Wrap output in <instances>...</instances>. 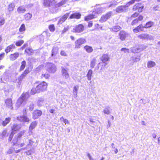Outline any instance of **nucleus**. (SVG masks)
Returning a JSON list of instances; mask_svg holds the SVG:
<instances>
[{
    "mask_svg": "<svg viewBox=\"0 0 160 160\" xmlns=\"http://www.w3.org/2000/svg\"><path fill=\"white\" fill-rule=\"evenodd\" d=\"M37 84V82L34 83V86H36V88H32L31 90V93L32 95L44 91L46 90L48 85L46 82H42L38 85H36Z\"/></svg>",
    "mask_w": 160,
    "mask_h": 160,
    "instance_id": "obj_1",
    "label": "nucleus"
},
{
    "mask_svg": "<svg viewBox=\"0 0 160 160\" xmlns=\"http://www.w3.org/2000/svg\"><path fill=\"white\" fill-rule=\"evenodd\" d=\"M29 97V94L27 92L22 94L21 97L18 99L16 103V105L18 107H19L22 104L24 105L25 104L26 99Z\"/></svg>",
    "mask_w": 160,
    "mask_h": 160,
    "instance_id": "obj_2",
    "label": "nucleus"
},
{
    "mask_svg": "<svg viewBox=\"0 0 160 160\" xmlns=\"http://www.w3.org/2000/svg\"><path fill=\"white\" fill-rule=\"evenodd\" d=\"M46 70L49 72L54 73L57 71L56 66L51 63H48L46 66Z\"/></svg>",
    "mask_w": 160,
    "mask_h": 160,
    "instance_id": "obj_3",
    "label": "nucleus"
},
{
    "mask_svg": "<svg viewBox=\"0 0 160 160\" xmlns=\"http://www.w3.org/2000/svg\"><path fill=\"white\" fill-rule=\"evenodd\" d=\"M147 46L144 45H141L138 46V47H133L131 48V51L133 53H138L145 49Z\"/></svg>",
    "mask_w": 160,
    "mask_h": 160,
    "instance_id": "obj_4",
    "label": "nucleus"
},
{
    "mask_svg": "<svg viewBox=\"0 0 160 160\" xmlns=\"http://www.w3.org/2000/svg\"><path fill=\"white\" fill-rule=\"evenodd\" d=\"M56 3L55 0H43V5L45 7H51Z\"/></svg>",
    "mask_w": 160,
    "mask_h": 160,
    "instance_id": "obj_5",
    "label": "nucleus"
},
{
    "mask_svg": "<svg viewBox=\"0 0 160 160\" xmlns=\"http://www.w3.org/2000/svg\"><path fill=\"white\" fill-rule=\"evenodd\" d=\"M86 42V40L83 38H80L77 40L75 42V48H79L83 44Z\"/></svg>",
    "mask_w": 160,
    "mask_h": 160,
    "instance_id": "obj_6",
    "label": "nucleus"
},
{
    "mask_svg": "<svg viewBox=\"0 0 160 160\" xmlns=\"http://www.w3.org/2000/svg\"><path fill=\"white\" fill-rule=\"evenodd\" d=\"M128 33L123 30L120 31L118 34L119 38L121 41H124L129 36Z\"/></svg>",
    "mask_w": 160,
    "mask_h": 160,
    "instance_id": "obj_7",
    "label": "nucleus"
},
{
    "mask_svg": "<svg viewBox=\"0 0 160 160\" xmlns=\"http://www.w3.org/2000/svg\"><path fill=\"white\" fill-rule=\"evenodd\" d=\"M30 72V71L29 70V68H27L23 72L18 78V80L19 82H18V83L19 85H20L22 79L26 77L27 75Z\"/></svg>",
    "mask_w": 160,
    "mask_h": 160,
    "instance_id": "obj_8",
    "label": "nucleus"
},
{
    "mask_svg": "<svg viewBox=\"0 0 160 160\" xmlns=\"http://www.w3.org/2000/svg\"><path fill=\"white\" fill-rule=\"evenodd\" d=\"M112 12H107L105 15L102 16L100 19L99 21L101 22H103L106 21L112 15Z\"/></svg>",
    "mask_w": 160,
    "mask_h": 160,
    "instance_id": "obj_9",
    "label": "nucleus"
},
{
    "mask_svg": "<svg viewBox=\"0 0 160 160\" xmlns=\"http://www.w3.org/2000/svg\"><path fill=\"white\" fill-rule=\"evenodd\" d=\"M68 69L66 68L61 67V73L62 76L65 79H68L69 77L68 72Z\"/></svg>",
    "mask_w": 160,
    "mask_h": 160,
    "instance_id": "obj_10",
    "label": "nucleus"
},
{
    "mask_svg": "<svg viewBox=\"0 0 160 160\" xmlns=\"http://www.w3.org/2000/svg\"><path fill=\"white\" fill-rule=\"evenodd\" d=\"M84 29L83 25L79 24L75 26L73 29V32H75L80 33L82 32Z\"/></svg>",
    "mask_w": 160,
    "mask_h": 160,
    "instance_id": "obj_11",
    "label": "nucleus"
},
{
    "mask_svg": "<svg viewBox=\"0 0 160 160\" xmlns=\"http://www.w3.org/2000/svg\"><path fill=\"white\" fill-rule=\"evenodd\" d=\"M138 37L143 40H150L153 39V37L151 35L147 34H142L138 36Z\"/></svg>",
    "mask_w": 160,
    "mask_h": 160,
    "instance_id": "obj_12",
    "label": "nucleus"
},
{
    "mask_svg": "<svg viewBox=\"0 0 160 160\" xmlns=\"http://www.w3.org/2000/svg\"><path fill=\"white\" fill-rule=\"evenodd\" d=\"M42 112L38 110H35L32 113V118L34 119H38L42 114Z\"/></svg>",
    "mask_w": 160,
    "mask_h": 160,
    "instance_id": "obj_13",
    "label": "nucleus"
},
{
    "mask_svg": "<svg viewBox=\"0 0 160 160\" xmlns=\"http://www.w3.org/2000/svg\"><path fill=\"white\" fill-rule=\"evenodd\" d=\"M127 8L125 7L124 5H122L118 7L116 9V12L118 13L122 12H126L128 11L126 9Z\"/></svg>",
    "mask_w": 160,
    "mask_h": 160,
    "instance_id": "obj_14",
    "label": "nucleus"
},
{
    "mask_svg": "<svg viewBox=\"0 0 160 160\" xmlns=\"http://www.w3.org/2000/svg\"><path fill=\"white\" fill-rule=\"evenodd\" d=\"M109 57L108 55L107 54H103L100 58V59L103 63L105 64V65H107V63L106 62L108 61L109 60Z\"/></svg>",
    "mask_w": 160,
    "mask_h": 160,
    "instance_id": "obj_15",
    "label": "nucleus"
},
{
    "mask_svg": "<svg viewBox=\"0 0 160 160\" xmlns=\"http://www.w3.org/2000/svg\"><path fill=\"white\" fill-rule=\"evenodd\" d=\"M144 28H145L144 26H143L142 24H141L134 29L133 31L136 33L138 32L139 31H143Z\"/></svg>",
    "mask_w": 160,
    "mask_h": 160,
    "instance_id": "obj_16",
    "label": "nucleus"
},
{
    "mask_svg": "<svg viewBox=\"0 0 160 160\" xmlns=\"http://www.w3.org/2000/svg\"><path fill=\"white\" fill-rule=\"evenodd\" d=\"M81 14L79 12H75L72 14L70 16L69 18L70 19L76 18L78 19L80 18Z\"/></svg>",
    "mask_w": 160,
    "mask_h": 160,
    "instance_id": "obj_17",
    "label": "nucleus"
},
{
    "mask_svg": "<svg viewBox=\"0 0 160 160\" xmlns=\"http://www.w3.org/2000/svg\"><path fill=\"white\" fill-rule=\"evenodd\" d=\"M17 119L20 121L28 122L29 121V119L25 116H20L17 117Z\"/></svg>",
    "mask_w": 160,
    "mask_h": 160,
    "instance_id": "obj_18",
    "label": "nucleus"
},
{
    "mask_svg": "<svg viewBox=\"0 0 160 160\" xmlns=\"http://www.w3.org/2000/svg\"><path fill=\"white\" fill-rule=\"evenodd\" d=\"M121 29L122 28L119 25L115 26L110 28V31L113 32H117Z\"/></svg>",
    "mask_w": 160,
    "mask_h": 160,
    "instance_id": "obj_19",
    "label": "nucleus"
},
{
    "mask_svg": "<svg viewBox=\"0 0 160 160\" xmlns=\"http://www.w3.org/2000/svg\"><path fill=\"white\" fill-rule=\"evenodd\" d=\"M95 12H94L92 13V14H90L88 16L86 17L85 18V20L86 21H88L90 19H93L97 17V14H95Z\"/></svg>",
    "mask_w": 160,
    "mask_h": 160,
    "instance_id": "obj_20",
    "label": "nucleus"
},
{
    "mask_svg": "<svg viewBox=\"0 0 160 160\" xmlns=\"http://www.w3.org/2000/svg\"><path fill=\"white\" fill-rule=\"evenodd\" d=\"M5 103L6 106L8 108H10L11 109H12L13 107L12 106V100L11 99H8L6 100Z\"/></svg>",
    "mask_w": 160,
    "mask_h": 160,
    "instance_id": "obj_21",
    "label": "nucleus"
},
{
    "mask_svg": "<svg viewBox=\"0 0 160 160\" xmlns=\"http://www.w3.org/2000/svg\"><path fill=\"white\" fill-rule=\"evenodd\" d=\"M84 48L86 52L88 53H91L93 50L92 47L87 45L84 47Z\"/></svg>",
    "mask_w": 160,
    "mask_h": 160,
    "instance_id": "obj_22",
    "label": "nucleus"
},
{
    "mask_svg": "<svg viewBox=\"0 0 160 160\" xmlns=\"http://www.w3.org/2000/svg\"><path fill=\"white\" fill-rule=\"evenodd\" d=\"M15 45L14 44H12L8 46L5 50V51L7 53L9 52L12 49L15 48Z\"/></svg>",
    "mask_w": 160,
    "mask_h": 160,
    "instance_id": "obj_23",
    "label": "nucleus"
},
{
    "mask_svg": "<svg viewBox=\"0 0 160 160\" xmlns=\"http://www.w3.org/2000/svg\"><path fill=\"white\" fill-rule=\"evenodd\" d=\"M79 88V87L78 86H75L73 87V94L74 97L75 98L77 97L78 93V91Z\"/></svg>",
    "mask_w": 160,
    "mask_h": 160,
    "instance_id": "obj_24",
    "label": "nucleus"
},
{
    "mask_svg": "<svg viewBox=\"0 0 160 160\" xmlns=\"http://www.w3.org/2000/svg\"><path fill=\"white\" fill-rule=\"evenodd\" d=\"M19 54L18 52L11 54L10 56V59L12 60H14L19 56Z\"/></svg>",
    "mask_w": 160,
    "mask_h": 160,
    "instance_id": "obj_25",
    "label": "nucleus"
},
{
    "mask_svg": "<svg viewBox=\"0 0 160 160\" xmlns=\"http://www.w3.org/2000/svg\"><path fill=\"white\" fill-rule=\"evenodd\" d=\"M154 23L151 21H150L147 22L144 26L145 28H148L152 27L154 25Z\"/></svg>",
    "mask_w": 160,
    "mask_h": 160,
    "instance_id": "obj_26",
    "label": "nucleus"
},
{
    "mask_svg": "<svg viewBox=\"0 0 160 160\" xmlns=\"http://www.w3.org/2000/svg\"><path fill=\"white\" fill-rule=\"evenodd\" d=\"M26 11V9L24 7L22 6L19 7L17 9V12L19 13H23Z\"/></svg>",
    "mask_w": 160,
    "mask_h": 160,
    "instance_id": "obj_27",
    "label": "nucleus"
},
{
    "mask_svg": "<svg viewBox=\"0 0 160 160\" xmlns=\"http://www.w3.org/2000/svg\"><path fill=\"white\" fill-rule=\"evenodd\" d=\"M51 7H52V8H50L49 9L50 12L52 13H56L58 12V8H57V5H55V4L53 6H52Z\"/></svg>",
    "mask_w": 160,
    "mask_h": 160,
    "instance_id": "obj_28",
    "label": "nucleus"
},
{
    "mask_svg": "<svg viewBox=\"0 0 160 160\" xmlns=\"http://www.w3.org/2000/svg\"><path fill=\"white\" fill-rule=\"evenodd\" d=\"M103 113L107 115H109L111 112L110 108L109 106H107L105 107L103 110Z\"/></svg>",
    "mask_w": 160,
    "mask_h": 160,
    "instance_id": "obj_29",
    "label": "nucleus"
},
{
    "mask_svg": "<svg viewBox=\"0 0 160 160\" xmlns=\"http://www.w3.org/2000/svg\"><path fill=\"white\" fill-rule=\"evenodd\" d=\"M44 99L43 98H40L38 99L37 104L38 106L41 107L44 104Z\"/></svg>",
    "mask_w": 160,
    "mask_h": 160,
    "instance_id": "obj_30",
    "label": "nucleus"
},
{
    "mask_svg": "<svg viewBox=\"0 0 160 160\" xmlns=\"http://www.w3.org/2000/svg\"><path fill=\"white\" fill-rule=\"evenodd\" d=\"M37 123L36 121L32 122L29 127V130H32L34 128L37 126Z\"/></svg>",
    "mask_w": 160,
    "mask_h": 160,
    "instance_id": "obj_31",
    "label": "nucleus"
},
{
    "mask_svg": "<svg viewBox=\"0 0 160 160\" xmlns=\"http://www.w3.org/2000/svg\"><path fill=\"white\" fill-rule=\"evenodd\" d=\"M156 65L155 63L152 61H149L147 63V67L148 68H152Z\"/></svg>",
    "mask_w": 160,
    "mask_h": 160,
    "instance_id": "obj_32",
    "label": "nucleus"
},
{
    "mask_svg": "<svg viewBox=\"0 0 160 160\" xmlns=\"http://www.w3.org/2000/svg\"><path fill=\"white\" fill-rule=\"evenodd\" d=\"M92 71L91 69L88 70V73L87 75V78L88 80H91L92 78Z\"/></svg>",
    "mask_w": 160,
    "mask_h": 160,
    "instance_id": "obj_33",
    "label": "nucleus"
},
{
    "mask_svg": "<svg viewBox=\"0 0 160 160\" xmlns=\"http://www.w3.org/2000/svg\"><path fill=\"white\" fill-rule=\"evenodd\" d=\"M15 7V5L13 3H11L10 4L8 7V9L9 12L12 11Z\"/></svg>",
    "mask_w": 160,
    "mask_h": 160,
    "instance_id": "obj_34",
    "label": "nucleus"
},
{
    "mask_svg": "<svg viewBox=\"0 0 160 160\" xmlns=\"http://www.w3.org/2000/svg\"><path fill=\"white\" fill-rule=\"evenodd\" d=\"M96 62V59L95 58H94L92 60H91L90 62V67L92 68H94Z\"/></svg>",
    "mask_w": 160,
    "mask_h": 160,
    "instance_id": "obj_35",
    "label": "nucleus"
},
{
    "mask_svg": "<svg viewBox=\"0 0 160 160\" xmlns=\"http://www.w3.org/2000/svg\"><path fill=\"white\" fill-rule=\"evenodd\" d=\"M11 118L10 117L6 118L5 120L2 122V125L3 126H5L10 121Z\"/></svg>",
    "mask_w": 160,
    "mask_h": 160,
    "instance_id": "obj_36",
    "label": "nucleus"
},
{
    "mask_svg": "<svg viewBox=\"0 0 160 160\" xmlns=\"http://www.w3.org/2000/svg\"><path fill=\"white\" fill-rule=\"evenodd\" d=\"M26 62L25 61H22L21 62V65L20 66L19 71H21L24 70L26 67Z\"/></svg>",
    "mask_w": 160,
    "mask_h": 160,
    "instance_id": "obj_37",
    "label": "nucleus"
},
{
    "mask_svg": "<svg viewBox=\"0 0 160 160\" xmlns=\"http://www.w3.org/2000/svg\"><path fill=\"white\" fill-rule=\"evenodd\" d=\"M25 52L29 55H31L33 53V50L31 48H26L25 50Z\"/></svg>",
    "mask_w": 160,
    "mask_h": 160,
    "instance_id": "obj_38",
    "label": "nucleus"
},
{
    "mask_svg": "<svg viewBox=\"0 0 160 160\" xmlns=\"http://www.w3.org/2000/svg\"><path fill=\"white\" fill-rule=\"evenodd\" d=\"M140 60V56H138L137 57H132L131 58V60L133 61L134 62H137Z\"/></svg>",
    "mask_w": 160,
    "mask_h": 160,
    "instance_id": "obj_39",
    "label": "nucleus"
},
{
    "mask_svg": "<svg viewBox=\"0 0 160 160\" xmlns=\"http://www.w3.org/2000/svg\"><path fill=\"white\" fill-rule=\"evenodd\" d=\"M67 0H62L60 2L57 3L56 5L58 7H60L65 4Z\"/></svg>",
    "mask_w": 160,
    "mask_h": 160,
    "instance_id": "obj_40",
    "label": "nucleus"
},
{
    "mask_svg": "<svg viewBox=\"0 0 160 160\" xmlns=\"http://www.w3.org/2000/svg\"><path fill=\"white\" fill-rule=\"evenodd\" d=\"M32 17V15L30 13H27L24 16L25 18L27 20H30L31 18Z\"/></svg>",
    "mask_w": 160,
    "mask_h": 160,
    "instance_id": "obj_41",
    "label": "nucleus"
},
{
    "mask_svg": "<svg viewBox=\"0 0 160 160\" xmlns=\"http://www.w3.org/2000/svg\"><path fill=\"white\" fill-rule=\"evenodd\" d=\"M141 4L140 3H137L134 6H133V10L134 11H136L137 10H138V8L141 7Z\"/></svg>",
    "mask_w": 160,
    "mask_h": 160,
    "instance_id": "obj_42",
    "label": "nucleus"
},
{
    "mask_svg": "<svg viewBox=\"0 0 160 160\" xmlns=\"http://www.w3.org/2000/svg\"><path fill=\"white\" fill-rule=\"evenodd\" d=\"M19 128V126L17 124H14L12 128V130L13 131H16L18 130Z\"/></svg>",
    "mask_w": 160,
    "mask_h": 160,
    "instance_id": "obj_43",
    "label": "nucleus"
},
{
    "mask_svg": "<svg viewBox=\"0 0 160 160\" xmlns=\"http://www.w3.org/2000/svg\"><path fill=\"white\" fill-rule=\"evenodd\" d=\"M25 133V131H23L20 132L17 135L18 136L16 138L17 139H19L21 137L24 135Z\"/></svg>",
    "mask_w": 160,
    "mask_h": 160,
    "instance_id": "obj_44",
    "label": "nucleus"
},
{
    "mask_svg": "<svg viewBox=\"0 0 160 160\" xmlns=\"http://www.w3.org/2000/svg\"><path fill=\"white\" fill-rule=\"evenodd\" d=\"M103 10V8H98L96 10V11H95V13H96V12L97 13V14H96L97 15L98 14H99L100 13H101L102 12Z\"/></svg>",
    "mask_w": 160,
    "mask_h": 160,
    "instance_id": "obj_45",
    "label": "nucleus"
},
{
    "mask_svg": "<svg viewBox=\"0 0 160 160\" xmlns=\"http://www.w3.org/2000/svg\"><path fill=\"white\" fill-rule=\"evenodd\" d=\"M24 43L23 40L18 41L16 43V45L17 46H20Z\"/></svg>",
    "mask_w": 160,
    "mask_h": 160,
    "instance_id": "obj_46",
    "label": "nucleus"
},
{
    "mask_svg": "<svg viewBox=\"0 0 160 160\" xmlns=\"http://www.w3.org/2000/svg\"><path fill=\"white\" fill-rule=\"evenodd\" d=\"M49 28L50 31L52 32H53L55 30V28L54 25L52 24L49 26Z\"/></svg>",
    "mask_w": 160,
    "mask_h": 160,
    "instance_id": "obj_47",
    "label": "nucleus"
},
{
    "mask_svg": "<svg viewBox=\"0 0 160 160\" xmlns=\"http://www.w3.org/2000/svg\"><path fill=\"white\" fill-rule=\"evenodd\" d=\"M5 22V20L4 18H0V27L4 24Z\"/></svg>",
    "mask_w": 160,
    "mask_h": 160,
    "instance_id": "obj_48",
    "label": "nucleus"
},
{
    "mask_svg": "<svg viewBox=\"0 0 160 160\" xmlns=\"http://www.w3.org/2000/svg\"><path fill=\"white\" fill-rule=\"evenodd\" d=\"M25 30V25L24 24H22L21 25L20 27L19 28V31L21 32L24 31Z\"/></svg>",
    "mask_w": 160,
    "mask_h": 160,
    "instance_id": "obj_49",
    "label": "nucleus"
},
{
    "mask_svg": "<svg viewBox=\"0 0 160 160\" xmlns=\"http://www.w3.org/2000/svg\"><path fill=\"white\" fill-rule=\"evenodd\" d=\"M50 77L49 74L48 73H45L44 74H42V78H44L46 79H48Z\"/></svg>",
    "mask_w": 160,
    "mask_h": 160,
    "instance_id": "obj_50",
    "label": "nucleus"
},
{
    "mask_svg": "<svg viewBox=\"0 0 160 160\" xmlns=\"http://www.w3.org/2000/svg\"><path fill=\"white\" fill-rule=\"evenodd\" d=\"M18 139H17V138H14L12 142L13 143V145H16V146H17V142Z\"/></svg>",
    "mask_w": 160,
    "mask_h": 160,
    "instance_id": "obj_51",
    "label": "nucleus"
},
{
    "mask_svg": "<svg viewBox=\"0 0 160 160\" xmlns=\"http://www.w3.org/2000/svg\"><path fill=\"white\" fill-rule=\"evenodd\" d=\"M121 50L124 51L125 53H129V49L126 48H122Z\"/></svg>",
    "mask_w": 160,
    "mask_h": 160,
    "instance_id": "obj_52",
    "label": "nucleus"
},
{
    "mask_svg": "<svg viewBox=\"0 0 160 160\" xmlns=\"http://www.w3.org/2000/svg\"><path fill=\"white\" fill-rule=\"evenodd\" d=\"M138 19L137 18L135 19L134 20H133L132 22V25H135L136 23H137L138 22Z\"/></svg>",
    "mask_w": 160,
    "mask_h": 160,
    "instance_id": "obj_53",
    "label": "nucleus"
},
{
    "mask_svg": "<svg viewBox=\"0 0 160 160\" xmlns=\"http://www.w3.org/2000/svg\"><path fill=\"white\" fill-rule=\"evenodd\" d=\"M69 16V13H67L64 15L62 17L65 19V20H66L67 18Z\"/></svg>",
    "mask_w": 160,
    "mask_h": 160,
    "instance_id": "obj_54",
    "label": "nucleus"
},
{
    "mask_svg": "<svg viewBox=\"0 0 160 160\" xmlns=\"http://www.w3.org/2000/svg\"><path fill=\"white\" fill-rule=\"evenodd\" d=\"M7 134L6 131V130H4L1 134V136L2 137V138H3Z\"/></svg>",
    "mask_w": 160,
    "mask_h": 160,
    "instance_id": "obj_55",
    "label": "nucleus"
},
{
    "mask_svg": "<svg viewBox=\"0 0 160 160\" xmlns=\"http://www.w3.org/2000/svg\"><path fill=\"white\" fill-rule=\"evenodd\" d=\"M27 140L29 142V143L27 144V146H28L29 145L31 146L33 144V142L32 140Z\"/></svg>",
    "mask_w": 160,
    "mask_h": 160,
    "instance_id": "obj_56",
    "label": "nucleus"
},
{
    "mask_svg": "<svg viewBox=\"0 0 160 160\" xmlns=\"http://www.w3.org/2000/svg\"><path fill=\"white\" fill-rule=\"evenodd\" d=\"M34 107V105L33 103H31L29 105V109L30 111H32L33 110Z\"/></svg>",
    "mask_w": 160,
    "mask_h": 160,
    "instance_id": "obj_57",
    "label": "nucleus"
},
{
    "mask_svg": "<svg viewBox=\"0 0 160 160\" xmlns=\"http://www.w3.org/2000/svg\"><path fill=\"white\" fill-rule=\"evenodd\" d=\"M61 55L63 56H67V54L66 52L64 51H62L60 52Z\"/></svg>",
    "mask_w": 160,
    "mask_h": 160,
    "instance_id": "obj_58",
    "label": "nucleus"
},
{
    "mask_svg": "<svg viewBox=\"0 0 160 160\" xmlns=\"http://www.w3.org/2000/svg\"><path fill=\"white\" fill-rule=\"evenodd\" d=\"M57 53V51L56 49H53L52 50V55L53 56L55 55Z\"/></svg>",
    "mask_w": 160,
    "mask_h": 160,
    "instance_id": "obj_59",
    "label": "nucleus"
},
{
    "mask_svg": "<svg viewBox=\"0 0 160 160\" xmlns=\"http://www.w3.org/2000/svg\"><path fill=\"white\" fill-rule=\"evenodd\" d=\"M65 20L62 17L58 21V22L59 24H62V22H64Z\"/></svg>",
    "mask_w": 160,
    "mask_h": 160,
    "instance_id": "obj_60",
    "label": "nucleus"
},
{
    "mask_svg": "<svg viewBox=\"0 0 160 160\" xmlns=\"http://www.w3.org/2000/svg\"><path fill=\"white\" fill-rule=\"evenodd\" d=\"M42 66H40L37 68L35 69V71L37 72H39L42 69Z\"/></svg>",
    "mask_w": 160,
    "mask_h": 160,
    "instance_id": "obj_61",
    "label": "nucleus"
},
{
    "mask_svg": "<svg viewBox=\"0 0 160 160\" xmlns=\"http://www.w3.org/2000/svg\"><path fill=\"white\" fill-rule=\"evenodd\" d=\"M5 55V53L2 52L0 54V60H2L4 57Z\"/></svg>",
    "mask_w": 160,
    "mask_h": 160,
    "instance_id": "obj_62",
    "label": "nucleus"
},
{
    "mask_svg": "<svg viewBox=\"0 0 160 160\" xmlns=\"http://www.w3.org/2000/svg\"><path fill=\"white\" fill-rule=\"evenodd\" d=\"M144 7L143 6H142L141 4V7L138 8V11L139 12H141L143 10Z\"/></svg>",
    "mask_w": 160,
    "mask_h": 160,
    "instance_id": "obj_63",
    "label": "nucleus"
},
{
    "mask_svg": "<svg viewBox=\"0 0 160 160\" xmlns=\"http://www.w3.org/2000/svg\"><path fill=\"white\" fill-rule=\"evenodd\" d=\"M13 151V149L11 148L9 149L7 153L8 154H10L12 153Z\"/></svg>",
    "mask_w": 160,
    "mask_h": 160,
    "instance_id": "obj_64",
    "label": "nucleus"
}]
</instances>
